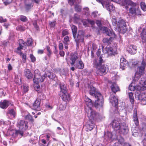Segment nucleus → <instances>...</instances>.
<instances>
[{
	"instance_id": "52",
	"label": "nucleus",
	"mask_w": 146,
	"mask_h": 146,
	"mask_svg": "<svg viewBox=\"0 0 146 146\" xmlns=\"http://www.w3.org/2000/svg\"><path fill=\"white\" fill-rule=\"evenodd\" d=\"M33 6L32 3H30L26 4V8L27 9H30Z\"/></svg>"
},
{
	"instance_id": "17",
	"label": "nucleus",
	"mask_w": 146,
	"mask_h": 146,
	"mask_svg": "<svg viewBox=\"0 0 146 146\" xmlns=\"http://www.w3.org/2000/svg\"><path fill=\"white\" fill-rule=\"evenodd\" d=\"M103 7L106 8L107 10L108 11L110 12V13L112 11H113L115 8L114 7H113V5L109 4V3L107 2H106L105 5L103 4Z\"/></svg>"
},
{
	"instance_id": "14",
	"label": "nucleus",
	"mask_w": 146,
	"mask_h": 146,
	"mask_svg": "<svg viewBox=\"0 0 146 146\" xmlns=\"http://www.w3.org/2000/svg\"><path fill=\"white\" fill-rule=\"evenodd\" d=\"M78 54L76 52L71 53L70 57V60L72 61L70 64L72 65H73L75 63L76 60L78 58Z\"/></svg>"
},
{
	"instance_id": "47",
	"label": "nucleus",
	"mask_w": 146,
	"mask_h": 146,
	"mask_svg": "<svg viewBox=\"0 0 146 146\" xmlns=\"http://www.w3.org/2000/svg\"><path fill=\"white\" fill-rule=\"evenodd\" d=\"M20 19L21 21L23 22H26L27 20V17L23 15L21 16L20 17Z\"/></svg>"
},
{
	"instance_id": "44",
	"label": "nucleus",
	"mask_w": 146,
	"mask_h": 146,
	"mask_svg": "<svg viewBox=\"0 0 146 146\" xmlns=\"http://www.w3.org/2000/svg\"><path fill=\"white\" fill-rule=\"evenodd\" d=\"M44 75H46V76H47L50 79H53L55 77V75L54 74H53V73H50L49 74H44Z\"/></svg>"
},
{
	"instance_id": "50",
	"label": "nucleus",
	"mask_w": 146,
	"mask_h": 146,
	"mask_svg": "<svg viewBox=\"0 0 146 146\" xmlns=\"http://www.w3.org/2000/svg\"><path fill=\"white\" fill-rule=\"evenodd\" d=\"M29 87L26 84H24L23 86V90L24 92H27L29 90Z\"/></svg>"
},
{
	"instance_id": "39",
	"label": "nucleus",
	"mask_w": 146,
	"mask_h": 146,
	"mask_svg": "<svg viewBox=\"0 0 146 146\" xmlns=\"http://www.w3.org/2000/svg\"><path fill=\"white\" fill-rule=\"evenodd\" d=\"M8 113L11 115H13L14 117H15V112L13 109H11L9 110L8 111Z\"/></svg>"
},
{
	"instance_id": "27",
	"label": "nucleus",
	"mask_w": 146,
	"mask_h": 146,
	"mask_svg": "<svg viewBox=\"0 0 146 146\" xmlns=\"http://www.w3.org/2000/svg\"><path fill=\"white\" fill-rule=\"evenodd\" d=\"M60 88L62 93H66L67 89L65 84L63 83H61L60 84Z\"/></svg>"
},
{
	"instance_id": "25",
	"label": "nucleus",
	"mask_w": 146,
	"mask_h": 146,
	"mask_svg": "<svg viewBox=\"0 0 146 146\" xmlns=\"http://www.w3.org/2000/svg\"><path fill=\"white\" fill-rule=\"evenodd\" d=\"M90 94L92 96H93L95 98L96 94L97 92H98L96 91V88L93 86H90L89 90Z\"/></svg>"
},
{
	"instance_id": "54",
	"label": "nucleus",
	"mask_w": 146,
	"mask_h": 146,
	"mask_svg": "<svg viewBox=\"0 0 146 146\" xmlns=\"http://www.w3.org/2000/svg\"><path fill=\"white\" fill-rule=\"evenodd\" d=\"M30 56L32 62H34L35 61L36 58L33 54H31Z\"/></svg>"
},
{
	"instance_id": "15",
	"label": "nucleus",
	"mask_w": 146,
	"mask_h": 146,
	"mask_svg": "<svg viewBox=\"0 0 146 146\" xmlns=\"http://www.w3.org/2000/svg\"><path fill=\"white\" fill-rule=\"evenodd\" d=\"M10 104L11 103L9 101L4 100L0 102V107L3 109H6Z\"/></svg>"
},
{
	"instance_id": "34",
	"label": "nucleus",
	"mask_w": 146,
	"mask_h": 146,
	"mask_svg": "<svg viewBox=\"0 0 146 146\" xmlns=\"http://www.w3.org/2000/svg\"><path fill=\"white\" fill-rule=\"evenodd\" d=\"M86 104L87 106L88 107L86 108H85V110L86 111V109L88 108H90L93 111H95L94 110H93L92 109L91 107L92 106V100H90V101H88V102H87L86 103Z\"/></svg>"
},
{
	"instance_id": "37",
	"label": "nucleus",
	"mask_w": 146,
	"mask_h": 146,
	"mask_svg": "<svg viewBox=\"0 0 146 146\" xmlns=\"http://www.w3.org/2000/svg\"><path fill=\"white\" fill-rule=\"evenodd\" d=\"M63 42L65 45H68V43L70 42V40L68 36H66L64 37Z\"/></svg>"
},
{
	"instance_id": "22",
	"label": "nucleus",
	"mask_w": 146,
	"mask_h": 146,
	"mask_svg": "<svg viewBox=\"0 0 146 146\" xmlns=\"http://www.w3.org/2000/svg\"><path fill=\"white\" fill-rule=\"evenodd\" d=\"M61 97L62 100L66 102L69 101L70 99V95L67 94V92L66 93H62Z\"/></svg>"
},
{
	"instance_id": "16",
	"label": "nucleus",
	"mask_w": 146,
	"mask_h": 146,
	"mask_svg": "<svg viewBox=\"0 0 146 146\" xmlns=\"http://www.w3.org/2000/svg\"><path fill=\"white\" fill-rule=\"evenodd\" d=\"M127 49L128 52L131 54H134L136 52L137 48L136 46L131 45L127 47Z\"/></svg>"
},
{
	"instance_id": "38",
	"label": "nucleus",
	"mask_w": 146,
	"mask_h": 146,
	"mask_svg": "<svg viewBox=\"0 0 146 146\" xmlns=\"http://www.w3.org/2000/svg\"><path fill=\"white\" fill-rule=\"evenodd\" d=\"M75 10L76 11L80 12L81 11L82 7L78 5H75L74 6Z\"/></svg>"
},
{
	"instance_id": "4",
	"label": "nucleus",
	"mask_w": 146,
	"mask_h": 146,
	"mask_svg": "<svg viewBox=\"0 0 146 146\" xmlns=\"http://www.w3.org/2000/svg\"><path fill=\"white\" fill-rule=\"evenodd\" d=\"M96 23L99 29L96 28L98 34H100V30L102 31L103 33H105L107 35L111 36V37H114L115 36V33L112 31L110 30L106 27H102V24L100 21L97 20Z\"/></svg>"
},
{
	"instance_id": "60",
	"label": "nucleus",
	"mask_w": 146,
	"mask_h": 146,
	"mask_svg": "<svg viewBox=\"0 0 146 146\" xmlns=\"http://www.w3.org/2000/svg\"><path fill=\"white\" fill-rule=\"evenodd\" d=\"M59 48L60 50H62L63 48V45L61 43H60L58 45Z\"/></svg>"
},
{
	"instance_id": "48",
	"label": "nucleus",
	"mask_w": 146,
	"mask_h": 146,
	"mask_svg": "<svg viewBox=\"0 0 146 146\" xmlns=\"http://www.w3.org/2000/svg\"><path fill=\"white\" fill-rule=\"evenodd\" d=\"M17 30L21 31H23L25 30V28L21 25H19L17 27Z\"/></svg>"
},
{
	"instance_id": "63",
	"label": "nucleus",
	"mask_w": 146,
	"mask_h": 146,
	"mask_svg": "<svg viewBox=\"0 0 146 146\" xmlns=\"http://www.w3.org/2000/svg\"><path fill=\"white\" fill-rule=\"evenodd\" d=\"M89 9L88 7H86L84 9V11L86 14L88 13L89 12Z\"/></svg>"
},
{
	"instance_id": "1",
	"label": "nucleus",
	"mask_w": 146,
	"mask_h": 146,
	"mask_svg": "<svg viewBox=\"0 0 146 146\" xmlns=\"http://www.w3.org/2000/svg\"><path fill=\"white\" fill-rule=\"evenodd\" d=\"M104 59H103L102 55L97 59H95L93 61V65L96 68V73L98 75L102 76L106 74L109 70L108 66L102 64L105 62Z\"/></svg>"
},
{
	"instance_id": "23",
	"label": "nucleus",
	"mask_w": 146,
	"mask_h": 146,
	"mask_svg": "<svg viewBox=\"0 0 146 146\" xmlns=\"http://www.w3.org/2000/svg\"><path fill=\"white\" fill-rule=\"evenodd\" d=\"M24 74L25 76L28 79L32 78L33 75L30 70L29 69H26L24 72Z\"/></svg>"
},
{
	"instance_id": "6",
	"label": "nucleus",
	"mask_w": 146,
	"mask_h": 146,
	"mask_svg": "<svg viewBox=\"0 0 146 146\" xmlns=\"http://www.w3.org/2000/svg\"><path fill=\"white\" fill-rule=\"evenodd\" d=\"M34 77L33 81L34 83L37 84L38 82H43L46 77V75H43L41 76L40 72L38 69H36L34 71Z\"/></svg>"
},
{
	"instance_id": "56",
	"label": "nucleus",
	"mask_w": 146,
	"mask_h": 146,
	"mask_svg": "<svg viewBox=\"0 0 146 146\" xmlns=\"http://www.w3.org/2000/svg\"><path fill=\"white\" fill-rule=\"evenodd\" d=\"M49 25L50 27H54L55 25V22L54 21L53 22H49Z\"/></svg>"
},
{
	"instance_id": "57",
	"label": "nucleus",
	"mask_w": 146,
	"mask_h": 146,
	"mask_svg": "<svg viewBox=\"0 0 146 146\" xmlns=\"http://www.w3.org/2000/svg\"><path fill=\"white\" fill-rule=\"evenodd\" d=\"M33 25L35 27L37 30H38V27L37 25V23L36 21L35 20L34 21Z\"/></svg>"
},
{
	"instance_id": "61",
	"label": "nucleus",
	"mask_w": 146,
	"mask_h": 146,
	"mask_svg": "<svg viewBox=\"0 0 146 146\" xmlns=\"http://www.w3.org/2000/svg\"><path fill=\"white\" fill-rule=\"evenodd\" d=\"M59 54L60 56H64L65 55V53L64 51H63L62 50H60Z\"/></svg>"
},
{
	"instance_id": "36",
	"label": "nucleus",
	"mask_w": 146,
	"mask_h": 146,
	"mask_svg": "<svg viewBox=\"0 0 146 146\" xmlns=\"http://www.w3.org/2000/svg\"><path fill=\"white\" fill-rule=\"evenodd\" d=\"M45 49H46L47 50V55L48 56L49 58H50L51 55L52 54V52L51 51V50L50 49V47L48 46H47L45 48Z\"/></svg>"
},
{
	"instance_id": "45",
	"label": "nucleus",
	"mask_w": 146,
	"mask_h": 146,
	"mask_svg": "<svg viewBox=\"0 0 146 146\" xmlns=\"http://www.w3.org/2000/svg\"><path fill=\"white\" fill-rule=\"evenodd\" d=\"M111 21L114 27V28H116L117 24V22L116 19L115 18H112L111 20Z\"/></svg>"
},
{
	"instance_id": "59",
	"label": "nucleus",
	"mask_w": 146,
	"mask_h": 146,
	"mask_svg": "<svg viewBox=\"0 0 146 146\" xmlns=\"http://www.w3.org/2000/svg\"><path fill=\"white\" fill-rule=\"evenodd\" d=\"M7 21V19H4L2 17L0 16V23H2L6 22Z\"/></svg>"
},
{
	"instance_id": "62",
	"label": "nucleus",
	"mask_w": 146,
	"mask_h": 146,
	"mask_svg": "<svg viewBox=\"0 0 146 146\" xmlns=\"http://www.w3.org/2000/svg\"><path fill=\"white\" fill-rule=\"evenodd\" d=\"M125 61H127L126 59L123 58H121L120 60V64H121Z\"/></svg>"
},
{
	"instance_id": "30",
	"label": "nucleus",
	"mask_w": 146,
	"mask_h": 146,
	"mask_svg": "<svg viewBox=\"0 0 146 146\" xmlns=\"http://www.w3.org/2000/svg\"><path fill=\"white\" fill-rule=\"evenodd\" d=\"M128 62L127 61H125L123 63L120 64V68L122 70H124L125 69V68L128 66Z\"/></svg>"
},
{
	"instance_id": "31",
	"label": "nucleus",
	"mask_w": 146,
	"mask_h": 146,
	"mask_svg": "<svg viewBox=\"0 0 146 146\" xmlns=\"http://www.w3.org/2000/svg\"><path fill=\"white\" fill-rule=\"evenodd\" d=\"M73 37H74L75 35H76L77 32V28L75 25H72L71 27Z\"/></svg>"
},
{
	"instance_id": "64",
	"label": "nucleus",
	"mask_w": 146,
	"mask_h": 146,
	"mask_svg": "<svg viewBox=\"0 0 146 146\" xmlns=\"http://www.w3.org/2000/svg\"><path fill=\"white\" fill-rule=\"evenodd\" d=\"M23 46L22 45H19V46L17 48V50H20L23 48Z\"/></svg>"
},
{
	"instance_id": "28",
	"label": "nucleus",
	"mask_w": 146,
	"mask_h": 146,
	"mask_svg": "<svg viewBox=\"0 0 146 146\" xmlns=\"http://www.w3.org/2000/svg\"><path fill=\"white\" fill-rule=\"evenodd\" d=\"M112 137V134L110 132H108L105 135V138L108 141H109L111 139Z\"/></svg>"
},
{
	"instance_id": "12",
	"label": "nucleus",
	"mask_w": 146,
	"mask_h": 146,
	"mask_svg": "<svg viewBox=\"0 0 146 146\" xmlns=\"http://www.w3.org/2000/svg\"><path fill=\"white\" fill-rule=\"evenodd\" d=\"M112 127L115 130H118L121 127L122 123H120V121L116 119H114L111 122Z\"/></svg>"
},
{
	"instance_id": "11",
	"label": "nucleus",
	"mask_w": 146,
	"mask_h": 146,
	"mask_svg": "<svg viewBox=\"0 0 146 146\" xmlns=\"http://www.w3.org/2000/svg\"><path fill=\"white\" fill-rule=\"evenodd\" d=\"M118 130L120 134L126 135L128 133L129 129L127 125L124 123H122L121 127Z\"/></svg>"
},
{
	"instance_id": "55",
	"label": "nucleus",
	"mask_w": 146,
	"mask_h": 146,
	"mask_svg": "<svg viewBox=\"0 0 146 146\" xmlns=\"http://www.w3.org/2000/svg\"><path fill=\"white\" fill-rule=\"evenodd\" d=\"M19 45H22V44H23V46H26V45H25V42L24 40L22 39H19Z\"/></svg>"
},
{
	"instance_id": "2",
	"label": "nucleus",
	"mask_w": 146,
	"mask_h": 146,
	"mask_svg": "<svg viewBox=\"0 0 146 146\" xmlns=\"http://www.w3.org/2000/svg\"><path fill=\"white\" fill-rule=\"evenodd\" d=\"M86 113H87L89 120L86 123L85 127L87 131H91L93 129L94 124V121L98 116V114L95 111H93L90 108L86 109Z\"/></svg>"
},
{
	"instance_id": "26",
	"label": "nucleus",
	"mask_w": 146,
	"mask_h": 146,
	"mask_svg": "<svg viewBox=\"0 0 146 146\" xmlns=\"http://www.w3.org/2000/svg\"><path fill=\"white\" fill-rule=\"evenodd\" d=\"M75 66L77 68L80 69H83L84 66V64L81 60L79 61L78 62L76 63Z\"/></svg>"
},
{
	"instance_id": "40",
	"label": "nucleus",
	"mask_w": 146,
	"mask_h": 146,
	"mask_svg": "<svg viewBox=\"0 0 146 146\" xmlns=\"http://www.w3.org/2000/svg\"><path fill=\"white\" fill-rule=\"evenodd\" d=\"M133 83H131L130 84L129 87V89L131 91L134 90L137 88L135 85H133Z\"/></svg>"
},
{
	"instance_id": "53",
	"label": "nucleus",
	"mask_w": 146,
	"mask_h": 146,
	"mask_svg": "<svg viewBox=\"0 0 146 146\" xmlns=\"http://www.w3.org/2000/svg\"><path fill=\"white\" fill-rule=\"evenodd\" d=\"M62 37L68 35V32L67 30H64L62 31Z\"/></svg>"
},
{
	"instance_id": "3",
	"label": "nucleus",
	"mask_w": 146,
	"mask_h": 146,
	"mask_svg": "<svg viewBox=\"0 0 146 146\" xmlns=\"http://www.w3.org/2000/svg\"><path fill=\"white\" fill-rule=\"evenodd\" d=\"M123 5L124 6L127 10L129 8V13L133 15L141 14L139 5L130 0H125L124 1Z\"/></svg>"
},
{
	"instance_id": "29",
	"label": "nucleus",
	"mask_w": 146,
	"mask_h": 146,
	"mask_svg": "<svg viewBox=\"0 0 146 146\" xmlns=\"http://www.w3.org/2000/svg\"><path fill=\"white\" fill-rule=\"evenodd\" d=\"M128 94L130 102L132 104L134 102L133 93L132 92H128Z\"/></svg>"
},
{
	"instance_id": "49",
	"label": "nucleus",
	"mask_w": 146,
	"mask_h": 146,
	"mask_svg": "<svg viewBox=\"0 0 146 146\" xmlns=\"http://www.w3.org/2000/svg\"><path fill=\"white\" fill-rule=\"evenodd\" d=\"M66 108V106L62 104H60L59 106L58 109L60 110H64Z\"/></svg>"
},
{
	"instance_id": "18",
	"label": "nucleus",
	"mask_w": 146,
	"mask_h": 146,
	"mask_svg": "<svg viewBox=\"0 0 146 146\" xmlns=\"http://www.w3.org/2000/svg\"><path fill=\"white\" fill-rule=\"evenodd\" d=\"M40 101L41 100L40 99H37L34 103L33 107L34 110H38L40 109Z\"/></svg>"
},
{
	"instance_id": "51",
	"label": "nucleus",
	"mask_w": 146,
	"mask_h": 146,
	"mask_svg": "<svg viewBox=\"0 0 146 146\" xmlns=\"http://www.w3.org/2000/svg\"><path fill=\"white\" fill-rule=\"evenodd\" d=\"M76 0H68V2L71 6L74 5V3H77Z\"/></svg>"
},
{
	"instance_id": "21",
	"label": "nucleus",
	"mask_w": 146,
	"mask_h": 146,
	"mask_svg": "<svg viewBox=\"0 0 146 146\" xmlns=\"http://www.w3.org/2000/svg\"><path fill=\"white\" fill-rule=\"evenodd\" d=\"M106 50L108 54L109 55H114L117 53L115 49H113L112 47L107 48Z\"/></svg>"
},
{
	"instance_id": "33",
	"label": "nucleus",
	"mask_w": 146,
	"mask_h": 146,
	"mask_svg": "<svg viewBox=\"0 0 146 146\" xmlns=\"http://www.w3.org/2000/svg\"><path fill=\"white\" fill-rule=\"evenodd\" d=\"M25 117L26 119L29 120L32 123L34 121V119H33L32 116L30 115L29 113L27 115H26Z\"/></svg>"
},
{
	"instance_id": "43",
	"label": "nucleus",
	"mask_w": 146,
	"mask_h": 146,
	"mask_svg": "<svg viewBox=\"0 0 146 146\" xmlns=\"http://www.w3.org/2000/svg\"><path fill=\"white\" fill-rule=\"evenodd\" d=\"M20 56L22 57L23 62L25 63L26 61V55L21 52L20 53Z\"/></svg>"
},
{
	"instance_id": "32",
	"label": "nucleus",
	"mask_w": 146,
	"mask_h": 146,
	"mask_svg": "<svg viewBox=\"0 0 146 146\" xmlns=\"http://www.w3.org/2000/svg\"><path fill=\"white\" fill-rule=\"evenodd\" d=\"M110 36V38L108 39L107 38H105L103 39V41L104 42L107 43L108 44H109L111 42V39L112 38H115V37H111V36L108 35Z\"/></svg>"
},
{
	"instance_id": "24",
	"label": "nucleus",
	"mask_w": 146,
	"mask_h": 146,
	"mask_svg": "<svg viewBox=\"0 0 146 146\" xmlns=\"http://www.w3.org/2000/svg\"><path fill=\"white\" fill-rule=\"evenodd\" d=\"M133 121L136 126L139 125V121L137 117V111H134L133 115Z\"/></svg>"
},
{
	"instance_id": "7",
	"label": "nucleus",
	"mask_w": 146,
	"mask_h": 146,
	"mask_svg": "<svg viewBox=\"0 0 146 146\" xmlns=\"http://www.w3.org/2000/svg\"><path fill=\"white\" fill-rule=\"evenodd\" d=\"M117 26L120 33L124 34L126 32L127 29L125 20L121 18H119L117 22Z\"/></svg>"
},
{
	"instance_id": "42",
	"label": "nucleus",
	"mask_w": 146,
	"mask_h": 146,
	"mask_svg": "<svg viewBox=\"0 0 146 146\" xmlns=\"http://www.w3.org/2000/svg\"><path fill=\"white\" fill-rule=\"evenodd\" d=\"M141 95H139L138 99L139 100H141V103L145 105L146 104V98H141Z\"/></svg>"
},
{
	"instance_id": "19",
	"label": "nucleus",
	"mask_w": 146,
	"mask_h": 146,
	"mask_svg": "<svg viewBox=\"0 0 146 146\" xmlns=\"http://www.w3.org/2000/svg\"><path fill=\"white\" fill-rule=\"evenodd\" d=\"M138 87L137 89L139 90L144 91L146 90V80L142 81Z\"/></svg>"
},
{
	"instance_id": "58",
	"label": "nucleus",
	"mask_w": 146,
	"mask_h": 146,
	"mask_svg": "<svg viewBox=\"0 0 146 146\" xmlns=\"http://www.w3.org/2000/svg\"><path fill=\"white\" fill-rule=\"evenodd\" d=\"M96 1L100 3H101L103 6V4L104 5L106 3V2L102 0H96Z\"/></svg>"
},
{
	"instance_id": "41",
	"label": "nucleus",
	"mask_w": 146,
	"mask_h": 146,
	"mask_svg": "<svg viewBox=\"0 0 146 146\" xmlns=\"http://www.w3.org/2000/svg\"><path fill=\"white\" fill-rule=\"evenodd\" d=\"M140 6L141 9L144 11H146V5L144 2H142L140 3Z\"/></svg>"
},
{
	"instance_id": "35",
	"label": "nucleus",
	"mask_w": 146,
	"mask_h": 146,
	"mask_svg": "<svg viewBox=\"0 0 146 146\" xmlns=\"http://www.w3.org/2000/svg\"><path fill=\"white\" fill-rule=\"evenodd\" d=\"M33 44V41L32 39L31 38L28 39L27 42H25V45L26 46H31Z\"/></svg>"
},
{
	"instance_id": "13",
	"label": "nucleus",
	"mask_w": 146,
	"mask_h": 146,
	"mask_svg": "<svg viewBox=\"0 0 146 146\" xmlns=\"http://www.w3.org/2000/svg\"><path fill=\"white\" fill-rule=\"evenodd\" d=\"M110 102L113 106H117L118 105V99L115 96L112 95L110 96Z\"/></svg>"
},
{
	"instance_id": "5",
	"label": "nucleus",
	"mask_w": 146,
	"mask_h": 146,
	"mask_svg": "<svg viewBox=\"0 0 146 146\" xmlns=\"http://www.w3.org/2000/svg\"><path fill=\"white\" fill-rule=\"evenodd\" d=\"M17 126L20 130H16L15 133H14L13 135L15 134V137L17 136L18 135L22 136L23 135V131L25 130L27 128V123L24 121L21 120L18 123Z\"/></svg>"
},
{
	"instance_id": "46",
	"label": "nucleus",
	"mask_w": 146,
	"mask_h": 146,
	"mask_svg": "<svg viewBox=\"0 0 146 146\" xmlns=\"http://www.w3.org/2000/svg\"><path fill=\"white\" fill-rule=\"evenodd\" d=\"M101 51L100 50V49H99L98 51L96 52V54L98 56V57H97L96 58V59H98V58H99L100 56H102V57H103V59H104V54H101L100 55V53H101Z\"/></svg>"
},
{
	"instance_id": "8",
	"label": "nucleus",
	"mask_w": 146,
	"mask_h": 146,
	"mask_svg": "<svg viewBox=\"0 0 146 146\" xmlns=\"http://www.w3.org/2000/svg\"><path fill=\"white\" fill-rule=\"evenodd\" d=\"M96 100L94 104V105L95 107L98 108L102 106L104 100L103 96L100 92H97L96 94L95 98Z\"/></svg>"
},
{
	"instance_id": "9",
	"label": "nucleus",
	"mask_w": 146,
	"mask_h": 146,
	"mask_svg": "<svg viewBox=\"0 0 146 146\" xmlns=\"http://www.w3.org/2000/svg\"><path fill=\"white\" fill-rule=\"evenodd\" d=\"M146 67V62L145 60H143L141 63L140 66H139L138 68L139 72L137 71L135 73L134 78L135 80H137L141 76L144 72Z\"/></svg>"
},
{
	"instance_id": "20",
	"label": "nucleus",
	"mask_w": 146,
	"mask_h": 146,
	"mask_svg": "<svg viewBox=\"0 0 146 146\" xmlns=\"http://www.w3.org/2000/svg\"><path fill=\"white\" fill-rule=\"evenodd\" d=\"M111 88L112 91L114 93H115L116 92L119 90V87L115 82L112 83Z\"/></svg>"
},
{
	"instance_id": "10",
	"label": "nucleus",
	"mask_w": 146,
	"mask_h": 146,
	"mask_svg": "<svg viewBox=\"0 0 146 146\" xmlns=\"http://www.w3.org/2000/svg\"><path fill=\"white\" fill-rule=\"evenodd\" d=\"M75 35V37H73L75 41L76 42L77 45H78L80 42H84V32L82 31H78V35L76 37Z\"/></svg>"
}]
</instances>
